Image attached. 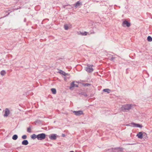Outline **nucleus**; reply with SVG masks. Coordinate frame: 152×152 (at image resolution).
Returning a JSON list of instances; mask_svg holds the SVG:
<instances>
[{
    "instance_id": "obj_1",
    "label": "nucleus",
    "mask_w": 152,
    "mask_h": 152,
    "mask_svg": "<svg viewBox=\"0 0 152 152\" xmlns=\"http://www.w3.org/2000/svg\"><path fill=\"white\" fill-rule=\"evenodd\" d=\"M132 107V105L130 104H126L121 107V110L124 112L129 111L131 109Z\"/></svg>"
},
{
    "instance_id": "obj_2",
    "label": "nucleus",
    "mask_w": 152,
    "mask_h": 152,
    "mask_svg": "<svg viewBox=\"0 0 152 152\" xmlns=\"http://www.w3.org/2000/svg\"><path fill=\"white\" fill-rule=\"evenodd\" d=\"M46 135L44 133H42L37 135V139L42 140L45 139Z\"/></svg>"
},
{
    "instance_id": "obj_3",
    "label": "nucleus",
    "mask_w": 152,
    "mask_h": 152,
    "mask_svg": "<svg viewBox=\"0 0 152 152\" xmlns=\"http://www.w3.org/2000/svg\"><path fill=\"white\" fill-rule=\"evenodd\" d=\"M93 65H88L87 66L86 68V71L88 72H93L94 69L92 68Z\"/></svg>"
},
{
    "instance_id": "obj_4",
    "label": "nucleus",
    "mask_w": 152,
    "mask_h": 152,
    "mask_svg": "<svg viewBox=\"0 0 152 152\" xmlns=\"http://www.w3.org/2000/svg\"><path fill=\"white\" fill-rule=\"evenodd\" d=\"M144 134L147 135V134L145 132H143V133L142 132H140L137 134L136 136L138 137V138L141 139L143 137V134Z\"/></svg>"
},
{
    "instance_id": "obj_5",
    "label": "nucleus",
    "mask_w": 152,
    "mask_h": 152,
    "mask_svg": "<svg viewBox=\"0 0 152 152\" xmlns=\"http://www.w3.org/2000/svg\"><path fill=\"white\" fill-rule=\"evenodd\" d=\"M73 113L76 115H80L83 114V112L81 110L74 111Z\"/></svg>"
},
{
    "instance_id": "obj_6",
    "label": "nucleus",
    "mask_w": 152,
    "mask_h": 152,
    "mask_svg": "<svg viewBox=\"0 0 152 152\" xmlns=\"http://www.w3.org/2000/svg\"><path fill=\"white\" fill-rule=\"evenodd\" d=\"M122 25L124 27H125V26H126L127 27H129L130 26V24L127 21L125 20L123 21L122 23Z\"/></svg>"
},
{
    "instance_id": "obj_7",
    "label": "nucleus",
    "mask_w": 152,
    "mask_h": 152,
    "mask_svg": "<svg viewBox=\"0 0 152 152\" xmlns=\"http://www.w3.org/2000/svg\"><path fill=\"white\" fill-rule=\"evenodd\" d=\"M131 124L134 127H137L141 128L142 126L141 125L139 124H135L134 123H132Z\"/></svg>"
},
{
    "instance_id": "obj_8",
    "label": "nucleus",
    "mask_w": 152,
    "mask_h": 152,
    "mask_svg": "<svg viewBox=\"0 0 152 152\" xmlns=\"http://www.w3.org/2000/svg\"><path fill=\"white\" fill-rule=\"evenodd\" d=\"M10 113L9 110L8 108L6 109L5 110V113L4 115V117L8 116L10 114Z\"/></svg>"
},
{
    "instance_id": "obj_9",
    "label": "nucleus",
    "mask_w": 152,
    "mask_h": 152,
    "mask_svg": "<svg viewBox=\"0 0 152 152\" xmlns=\"http://www.w3.org/2000/svg\"><path fill=\"white\" fill-rule=\"evenodd\" d=\"M50 138L51 140H55L56 138V135L55 134H52L49 137Z\"/></svg>"
},
{
    "instance_id": "obj_10",
    "label": "nucleus",
    "mask_w": 152,
    "mask_h": 152,
    "mask_svg": "<svg viewBox=\"0 0 152 152\" xmlns=\"http://www.w3.org/2000/svg\"><path fill=\"white\" fill-rule=\"evenodd\" d=\"M58 72L61 74V75H64V76H66V75H68V74L67 73H66L65 72H64V71L61 70H59V72Z\"/></svg>"
},
{
    "instance_id": "obj_11",
    "label": "nucleus",
    "mask_w": 152,
    "mask_h": 152,
    "mask_svg": "<svg viewBox=\"0 0 152 152\" xmlns=\"http://www.w3.org/2000/svg\"><path fill=\"white\" fill-rule=\"evenodd\" d=\"M87 33L86 31H85L84 32H78V34H79V35L80 34L83 36L86 35H87Z\"/></svg>"
},
{
    "instance_id": "obj_12",
    "label": "nucleus",
    "mask_w": 152,
    "mask_h": 152,
    "mask_svg": "<svg viewBox=\"0 0 152 152\" xmlns=\"http://www.w3.org/2000/svg\"><path fill=\"white\" fill-rule=\"evenodd\" d=\"M28 143V142L27 140H24L22 142V144L24 145H27Z\"/></svg>"
},
{
    "instance_id": "obj_13",
    "label": "nucleus",
    "mask_w": 152,
    "mask_h": 152,
    "mask_svg": "<svg viewBox=\"0 0 152 152\" xmlns=\"http://www.w3.org/2000/svg\"><path fill=\"white\" fill-rule=\"evenodd\" d=\"M31 137L33 139H35L36 138L37 139V135L33 134L31 136Z\"/></svg>"
},
{
    "instance_id": "obj_14",
    "label": "nucleus",
    "mask_w": 152,
    "mask_h": 152,
    "mask_svg": "<svg viewBox=\"0 0 152 152\" xmlns=\"http://www.w3.org/2000/svg\"><path fill=\"white\" fill-rule=\"evenodd\" d=\"M81 4V3L79 1H78L75 4V7H77Z\"/></svg>"
},
{
    "instance_id": "obj_15",
    "label": "nucleus",
    "mask_w": 152,
    "mask_h": 152,
    "mask_svg": "<svg viewBox=\"0 0 152 152\" xmlns=\"http://www.w3.org/2000/svg\"><path fill=\"white\" fill-rule=\"evenodd\" d=\"M18 138V136L17 135H14L12 137V139L13 140H15L17 139Z\"/></svg>"
},
{
    "instance_id": "obj_16",
    "label": "nucleus",
    "mask_w": 152,
    "mask_h": 152,
    "mask_svg": "<svg viewBox=\"0 0 152 152\" xmlns=\"http://www.w3.org/2000/svg\"><path fill=\"white\" fill-rule=\"evenodd\" d=\"M103 91L105 92H107L109 93L110 92V90L108 89H105L103 90Z\"/></svg>"
},
{
    "instance_id": "obj_17",
    "label": "nucleus",
    "mask_w": 152,
    "mask_h": 152,
    "mask_svg": "<svg viewBox=\"0 0 152 152\" xmlns=\"http://www.w3.org/2000/svg\"><path fill=\"white\" fill-rule=\"evenodd\" d=\"M147 40L149 42H151L152 41V38L150 36H148L147 37Z\"/></svg>"
},
{
    "instance_id": "obj_18",
    "label": "nucleus",
    "mask_w": 152,
    "mask_h": 152,
    "mask_svg": "<svg viewBox=\"0 0 152 152\" xmlns=\"http://www.w3.org/2000/svg\"><path fill=\"white\" fill-rule=\"evenodd\" d=\"M51 91L54 94H56V89L55 88H52L51 89Z\"/></svg>"
},
{
    "instance_id": "obj_19",
    "label": "nucleus",
    "mask_w": 152,
    "mask_h": 152,
    "mask_svg": "<svg viewBox=\"0 0 152 152\" xmlns=\"http://www.w3.org/2000/svg\"><path fill=\"white\" fill-rule=\"evenodd\" d=\"M1 75L3 76L6 74V72L4 70L2 71L1 72Z\"/></svg>"
},
{
    "instance_id": "obj_20",
    "label": "nucleus",
    "mask_w": 152,
    "mask_h": 152,
    "mask_svg": "<svg viewBox=\"0 0 152 152\" xmlns=\"http://www.w3.org/2000/svg\"><path fill=\"white\" fill-rule=\"evenodd\" d=\"M31 128L30 127L27 128V131L28 132L30 133L31 132Z\"/></svg>"
},
{
    "instance_id": "obj_21",
    "label": "nucleus",
    "mask_w": 152,
    "mask_h": 152,
    "mask_svg": "<svg viewBox=\"0 0 152 152\" xmlns=\"http://www.w3.org/2000/svg\"><path fill=\"white\" fill-rule=\"evenodd\" d=\"M22 138L23 139H26L27 138V136L26 135H23L22 136Z\"/></svg>"
},
{
    "instance_id": "obj_22",
    "label": "nucleus",
    "mask_w": 152,
    "mask_h": 152,
    "mask_svg": "<svg viewBox=\"0 0 152 152\" xmlns=\"http://www.w3.org/2000/svg\"><path fill=\"white\" fill-rule=\"evenodd\" d=\"M64 28L65 30H67L68 29V26L66 25H64Z\"/></svg>"
},
{
    "instance_id": "obj_23",
    "label": "nucleus",
    "mask_w": 152,
    "mask_h": 152,
    "mask_svg": "<svg viewBox=\"0 0 152 152\" xmlns=\"http://www.w3.org/2000/svg\"><path fill=\"white\" fill-rule=\"evenodd\" d=\"M71 86L72 87H74L75 86L74 83V82H73L71 83Z\"/></svg>"
},
{
    "instance_id": "obj_24",
    "label": "nucleus",
    "mask_w": 152,
    "mask_h": 152,
    "mask_svg": "<svg viewBox=\"0 0 152 152\" xmlns=\"http://www.w3.org/2000/svg\"><path fill=\"white\" fill-rule=\"evenodd\" d=\"M114 59V58L113 57H112L111 58V60H113V59Z\"/></svg>"
},
{
    "instance_id": "obj_25",
    "label": "nucleus",
    "mask_w": 152,
    "mask_h": 152,
    "mask_svg": "<svg viewBox=\"0 0 152 152\" xmlns=\"http://www.w3.org/2000/svg\"><path fill=\"white\" fill-rule=\"evenodd\" d=\"M62 136L63 137H64L65 136V135L63 134H62Z\"/></svg>"
},
{
    "instance_id": "obj_26",
    "label": "nucleus",
    "mask_w": 152,
    "mask_h": 152,
    "mask_svg": "<svg viewBox=\"0 0 152 152\" xmlns=\"http://www.w3.org/2000/svg\"><path fill=\"white\" fill-rule=\"evenodd\" d=\"M70 152H74V151H70Z\"/></svg>"
}]
</instances>
